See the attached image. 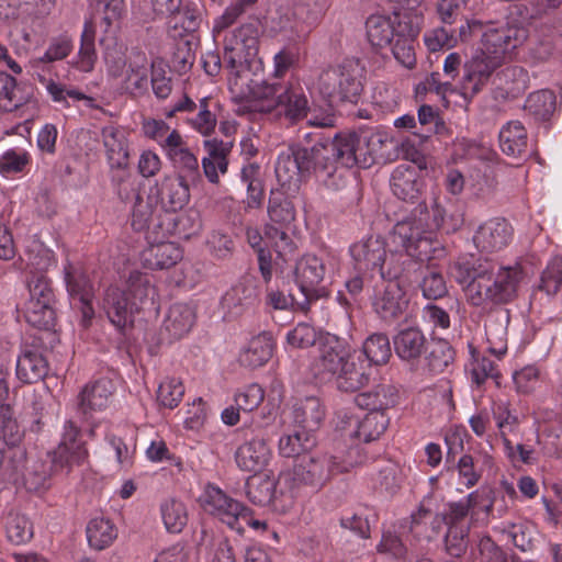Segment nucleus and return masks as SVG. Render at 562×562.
<instances>
[{
	"label": "nucleus",
	"instance_id": "09e8293b",
	"mask_svg": "<svg viewBox=\"0 0 562 562\" xmlns=\"http://www.w3.org/2000/svg\"><path fill=\"white\" fill-rule=\"evenodd\" d=\"M261 34L260 21L258 19H251L249 22L234 30L228 40L244 47L246 49V56H255L259 49Z\"/></svg>",
	"mask_w": 562,
	"mask_h": 562
},
{
	"label": "nucleus",
	"instance_id": "dca6fc26",
	"mask_svg": "<svg viewBox=\"0 0 562 562\" xmlns=\"http://www.w3.org/2000/svg\"><path fill=\"white\" fill-rule=\"evenodd\" d=\"M190 181L178 176H166L150 188L155 203H160L164 212H177L183 209L190 199Z\"/></svg>",
	"mask_w": 562,
	"mask_h": 562
},
{
	"label": "nucleus",
	"instance_id": "c85d7f7f",
	"mask_svg": "<svg viewBox=\"0 0 562 562\" xmlns=\"http://www.w3.org/2000/svg\"><path fill=\"white\" fill-rule=\"evenodd\" d=\"M499 147L507 157L521 161L529 156L527 131L519 121H510L498 135Z\"/></svg>",
	"mask_w": 562,
	"mask_h": 562
},
{
	"label": "nucleus",
	"instance_id": "393cba45",
	"mask_svg": "<svg viewBox=\"0 0 562 562\" xmlns=\"http://www.w3.org/2000/svg\"><path fill=\"white\" fill-rule=\"evenodd\" d=\"M419 33V27L409 15H403L397 23V34L390 45L395 59L407 68L415 66L416 57L414 42Z\"/></svg>",
	"mask_w": 562,
	"mask_h": 562
},
{
	"label": "nucleus",
	"instance_id": "a19ab883",
	"mask_svg": "<svg viewBox=\"0 0 562 562\" xmlns=\"http://www.w3.org/2000/svg\"><path fill=\"white\" fill-rule=\"evenodd\" d=\"M124 292L130 297L131 303H138L136 305L137 313L146 305L154 304L156 290L147 274L138 271L132 272L127 280V290Z\"/></svg>",
	"mask_w": 562,
	"mask_h": 562
},
{
	"label": "nucleus",
	"instance_id": "9b49d317",
	"mask_svg": "<svg viewBox=\"0 0 562 562\" xmlns=\"http://www.w3.org/2000/svg\"><path fill=\"white\" fill-rule=\"evenodd\" d=\"M229 89L234 95L240 100L247 101H267L259 110L271 112L278 105V94L285 89L278 82L268 83L257 81L251 78V72L240 74L237 78H228Z\"/></svg>",
	"mask_w": 562,
	"mask_h": 562
},
{
	"label": "nucleus",
	"instance_id": "774afa93",
	"mask_svg": "<svg viewBox=\"0 0 562 562\" xmlns=\"http://www.w3.org/2000/svg\"><path fill=\"white\" fill-rule=\"evenodd\" d=\"M422 278L420 288L425 297L437 300L447 294L448 289L441 273L430 270L426 265Z\"/></svg>",
	"mask_w": 562,
	"mask_h": 562
},
{
	"label": "nucleus",
	"instance_id": "6e6552de",
	"mask_svg": "<svg viewBox=\"0 0 562 562\" xmlns=\"http://www.w3.org/2000/svg\"><path fill=\"white\" fill-rule=\"evenodd\" d=\"M29 300L24 305L25 321L33 327L50 329L55 325V295L52 282L43 272H30L26 280Z\"/></svg>",
	"mask_w": 562,
	"mask_h": 562
},
{
	"label": "nucleus",
	"instance_id": "6ab92c4d",
	"mask_svg": "<svg viewBox=\"0 0 562 562\" xmlns=\"http://www.w3.org/2000/svg\"><path fill=\"white\" fill-rule=\"evenodd\" d=\"M350 255L358 271L378 269L381 276L389 258L385 243L380 237H369L366 240L353 244L350 247Z\"/></svg>",
	"mask_w": 562,
	"mask_h": 562
},
{
	"label": "nucleus",
	"instance_id": "e2e57ef3",
	"mask_svg": "<svg viewBox=\"0 0 562 562\" xmlns=\"http://www.w3.org/2000/svg\"><path fill=\"white\" fill-rule=\"evenodd\" d=\"M139 59L140 64H130L123 82L124 89L132 94H142L147 91L148 87L147 59L144 55H139Z\"/></svg>",
	"mask_w": 562,
	"mask_h": 562
},
{
	"label": "nucleus",
	"instance_id": "3c124183",
	"mask_svg": "<svg viewBox=\"0 0 562 562\" xmlns=\"http://www.w3.org/2000/svg\"><path fill=\"white\" fill-rule=\"evenodd\" d=\"M101 44L104 46L103 58L109 75L113 78L121 77L126 67V47L117 43L114 37L103 38Z\"/></svg>",
	"mask_w": 562,
	"mask_h": 562
},
{
	"label": "nucleus",
	"instance_id": "49530a36",
	"mask_svg": "<svg viewBox=\"0 0 562 562\" xmlns=\"http://www.w3.org/2000/svg\"><path fill=\"white\" fill-rule=\"evenodd\" d=\"M362 352L369 361L370 367L385 364L391 356V342L386 334L374 333L362 344Z\"/></svg>",
	"mask_w": 562,
	"mask_h": 562
},
{
	"label": "nucleus",
	"instance_id": "4be33fe9",
	"mask_svg": "<svg viewBox=\"0 0 562 562\" xmlns=\"http://www.w3.org/2000/svg\"><path fill=\"white\" fill-rule=\"evenodd\" d=\"M429 340L418 327H406L393 337L394 350L397 357L415 367L427 352Z\"/></svg>",
	"mask_w": 562,
	"mask_h": 562
},
{
	"label": "nucleus",
	"instance_id": "13d9d810",
	"mask_svg": "<svg viewBox=\"0 0 562 562\" xmlns=\"http://www.w3.org/2000/svg\"><path fill=\"white\" fill-rule=\"evenodd\" d=\"M95 31L91 22H86L81 34V43L78 53V60L76 66L85 72L93 69L97 60V53L94 46Z\"/></svg>",
	"mask_w": 562,
	"mask_h": 562
},
{
	"label": "nucleus",
	"instance_id": "e433bc0d",
	"mask_svg": "<svg viewBox=\"0 0 562 562\" xmlns=\"http://www.w3.org/2000/svg\"><path fill=\"white\" fill-rule=\"evenodd\" d=\"M195 319L194 311L184 303L170 306L162 325V333H167L169 340L182 338L192 328Z\"/></svg>",
	"mask_w": 562,
	"mask_h": 562
},
{
	"label": "nucleus",
	"instance_id": "603ef678",
	"mask_svg": "<svg viewBox=\"0 0 562 562\" xmlns=\"http://www.w3.org/2000/svg\"><path fill=\"white\" fill-rule=\"evenodd\" d=\"M91 8L104 24L105 32L119 26L125 13L124 0H91Z\"/></svg>",
	"mask_w": 562,
	"mask_h": 562
},
{
	"label": "nucleus",
	"instance_id": "37998d69",
	"mask_svg": "<svg viewBox=\"0 0 562 562\" xmlns=\"http://www.w3.org/2000/svg\"><path fill=\"white\" fill-rule=\"evenodd\" d=\"M276 485L268 475H254L246 481V495L252 504L267 506L276 499Z\"/></svg>",
	"mask_w": 562,
	"mask_h": 562
},
{
	"label": "nucleus",
	"instance_id": "ea45409f",
	"mask_svg": "<svg viewBox=\"0 0 562 562\" xmlns=\"http://www.w3.org/2000/svg\"><path fill=\"white\" fill-rule=\"evenodd\" d=\"M31 94L25 92L16 79L5 71H0V111L12 112L26 104Z\"/></svg>",
	"mask_w": 562,
	"mask_h": 562
},
{
	"label": "nucleus",
	"instance_id": "69168bd1",
	"mask_svg": "<svg viewBox=\"0 0 562 562\" xmlns=\"http://www.w3.org/2000/svg\"><path fill=\"white\" fill-rule=\"evenodd\" d=\"M23 437L10 405L0 404V439L7 445L20 443Z\"/></svg>",
	"mask_w": 562,
	"mask_h": 562
},
{
	"label": "nucleus",
	"instance_id": "7c9ffc66",
	"mask_svg": "<svg viewBox=\"0 0 562 562\" xmlns=\"http://www.w3.org/2000/svg\"><path fill=\"white\" fill-rule=\"evenodd\" d=\"M370 374V364L350 356L335 375L336 386L341 392H357L369 383Z\"/></svg>",
	"mask_w": 562,
	"mask_h": 562
},
{
	"label": "nucleus",
	"instance_id": "f03ea898",
	"mask_svg": "<svg viewBox=\"0 0 562 562\" xmlns=\"http://www.w3.org/2000/svg\"><path fill=\"white\" fill-rule=\"evenodd\" d=\"M452 278L462 285L469 304L475 307L505 305L518 295L525 278L520 263L501 266L487 258H465L451 267Z\"/></svg>",
	"mask_w": 562,
	"mask_h": 562
},
{
	"label": "nucleus",
	"instance_id": "680f3d73",
	"mask_svg": "<svg viewBox=\"0 0 562 562\" xmlns=\"http://www.w3.org/2000/svg\"><path fill=\"white\" fill-rule=\"evenodd\" d=\"M363 153V169L370 168L378 159H384L382 151L387 142V137L381 133H360Z\"/></svg>",
	"mask_w": 562,
	"mask_h": 562
},
{
	"label": "nucleus",
	"instance_id": "72a5a7b5",
	"mask_svg": "<svg viewBox=\"0 0 562 562\" xmlns=\"http://www.w3.org/2000/svg\"><path fill=\"white\" fill-rule=\"evenodd\" d=\"M314 434L303 430L295 425L284 429L278 443L279 453L284 458L302 457L316 446Z\"/></svg>",
	"mask_w": 562,
	"mask_h": 562
},
{
	"label": "nucleus",
	"instance_id": "0eeeda50",
	"mask_svg": "<svg viewBox=\"0 0 562 562\" xmlns=\"http://www.w3.org/2000/svg\"><path fill=\"white\" fill-rule=\"evenodd\" d=\"M325 276V266L319 258L312 255L303 256L293 270L294 282L299 293L290 291L291 304L307 313L313 304L328 296V291L321 285Z\"/></svg>",
	"mask_w": 562,
	"mask_h": 562
},
{
	"label": "nucleus",
	"instance_id": "58836bf2",
	"mask_svg": "<svg viewBox=\"0 0 562 562\" xmlns=\"http://www.w3.org/2000/svg\"><path fill=\"white\" fill-rule=\"evenodd\" d=\"M102 138L111 168L119 170L126 168L128 151L123 134L113 126H106L102 130Z\"/></svg>",
	"mask_w": 562,
	"mask_h": 562
},
{
	"label": "nucleus",
	"instance_id": "aec40b11",
	"mask_svg": "<svg viewBox=\"0 0 562 562\" xmlns=\"http://www.w3.org/2000/svg\"><path fill=\"white\" fill-rule=\"evenodd\" d=\"M49 364L42 349L34 345H24L16 359V378L25 384L43 381L47 375Z\"/></svg>",
	"mask_w": 562,
	"mask_h": 562
},
{
	"label": "nucleus",
	"instance_id": "cd10ccee",
	"mask_svg": "<svg viewBox=\"0 0 562 562\" xmlns=\"http://www.w3.org/2000/svg\"><path fill=\"white\" fill-rule=\"evenodd\" d=\"M278 182L281 188L270 191L268 215L271 222L283 227L290 225L295 220V206L290 198L289 191L297 190L301 182H297V184H282L279 180Z\"/></svg>",
	"mask_w": 562,
	"mask_h": 562
},
{
	"label": "nucleus",
	"instance_id": "de8ad7c7",
	"mask_svg": "<svg viewBox=\"0 0 562 562\" xmlns=\"http://www.w3.org/2000/svg\"><path fill=\"white\" fill-rule=\"evenodd\" d=\"M390 418L384 413L369 412L359 423L355 436L363 442L379 439L387 429Z\"/></svg>",
	"mask_w": 562,
	"mask_h": 562
},
{
	"label": "nucleus",
	"instance_id": "423d86ee",
	"mask_svg": "<svg viewBox=\"0 0 562 562\" xmlns=\"http://www.w3.org/2000/svg\"><path fill=\"white\" fill-rule=\"evenodd\" d=\"M318 90L330 105L356 104L363 90L358 66L345 63L325 69L318 78Z\"/></svg>",
	"mask_w": 562,
	"mask_h": 562
},
{
	"label": "nucleus",
	"instance_id": "5701e85b",
	"mask_svg": "<svg viewBox=\"0 0 562 562\" xmlns=\"http://www.w3.org/2000/svg\"><path fill=\"white\" fill-rule=\"evenodd\" d=\"M259 299V291L252 279H245L222 297V307L226 310L225 317L234 319L245 311L255 306Z\"/></svg>",
	"mask_w": 562,
	"mask_h": 562
},
{
	"label": "nucleus",
	"instance_id": "4468645a",
	"mask_svg": "<svg viewBox=\"0 0 562 562\" xmlns=\"http://www.w3.org/2000/svg\"><path fill=\"white\" fill-rule=\"evenodd\" d=\"M409 305L407 289L397 281H386L382 289L376 290L372 306L378 316L393 323L405 314Z\"/></svg>",
	"mask_w": 562,
	"mask_h": 562
},
{
	"label": "nucleus",
	"instance_id": "a211bd4d",
	"mask_svg": "<svg viewBox=\"0 0 562 562\" xmlns=\"http://www.w3.org/2000/svg\"><path fill=\"white\" fill-rule=\"evenodd\" d=\"M512 237V225L504 217H493L477 227L473 243L479 250L493 252L505 248Z\"/></svg>",
	"mask_w": 562,
	"mask_h": 562
},
{
	"label": "nucleus",
	"instance_id": "79ce46f5",
	"mask_svg": "<svg viewBox=\"0 0 562 562\" xmlns=\"http://www.w3.org/2000/svg\"><path fill=\"white\" fill-rule=\"evenodd\" d=\"M426 367L431 373H442L454 361V350L445 339L431 340L426 352Z\"/></svg>",
	"mask_w": 562,
	"mask_h": 562
},
{
	"label": "nucleus",
	"instance_id": "7ed1b4c3",
	"mask_svg": "<svg viewBox=\"0 0 562 562\" xmlns=\"http://www.w3.org/2000/svg\"><path fill=\"white\" fill-rule=\"evenodd\" d=\"M445 209L435 202L429 210L426 202L416 204L394 227V237L416 260L425 265L445 256V248L435 237V231L457 229L458 223L448 225Z\"/></svg>",
	"mask_w": 562,
	"mask_h": 562
},
{
	"label": "nucleus",
	"instance_id": "ddd939ff",
	"mask_svg": "<svg viewBox=\"0 0 562 562\" xmlns=\"http://www.w3.org/2000/svg\"><path fill=\"white\" fill-rule=\"evenodd\" d=\"M528 37V30L517 24L491 25L482 34L480 49L504 60L505 55L521 45Z\"/></svg>",
	"mask_w": 562,
	"mask_h": 562
},
{
	"label": "nucleus",
	"instance_id": "2eb2a0df",
	"mask_svg": "<svg viewBox=\"0 0 562 562\" xmlns=\"http://www.w3.org/2000/svg\"><path fill=\"white\" fill-rule=\"evenodd\" d=\"M349 357L344 341L335 335H327L321 340L318 356L312 364L313 372L319 379L335 376Z\"/></svg>",
	"mask_w": 562,
	"mask_h": 562
},
{
	"label": "nucleus",
	"instance_id": "0e129e2a",
	"mask_svg": "<svg viewBox=\"0 0 562 562\" xmlns=\"http://www.w3.org/2000/svg\"><path fill=\"white\" fill-rule=\"evenodd\" d=\"M328 8L327 0H295L293 14L308 25L316 24Z\"/></svg>",
	"mask_w": 562,
	"mask_h": 562
},
{
	"label": "nucleus",
	"instance_id": "bb28decb",
	"mask_svg": "<svg viewBox=\"0 0 562 562\" xmlns=\"http://www.w3.org/2000/svg\"><path fill=\"white\" fill-rule=\"evenodd\" d=\"M353 402L361 409L385 414L387 409L397 405L398 391L392 384L380 383L357 394Z\"/></svg>",
	"mask_w": 562,
	"mask_h": 562
},
{
	"label": "nucleus",
	"instance_id": "412c9836",
	"mask_svg": "<svg viewBox=\"0 0 562 562\" xmlns=\"http://www.w3.org/2000/svg\"><path fill=\"white\" fill-rule=\"evenodd\" d=\"M162 213L164 211L155 203V199L150 193L147 200L137 195L132 210L131 225L136 232L151 229L154 233L161 232L165 235L170 229L165 227Z\"/></svg>",
	"mask_w": 562,
	"mask_h": 562
},
{
	"label": "nucleus",
	"instance_id": "4d7b16f0",
	"mask_svg": "<svg viewBox=\"0 0 562 562\" xmlns=\"http://www.w3.org/2000/svg\"><path fill=\"white\" fill-rule=\"evenodd\" d=\"M65 281L72 297H78L79 301L92 299V285L81 269L68 263L65 267Z\"/></svg>",
	"mask_w": 562,
	"mask_h": 562
},
{
	"label": "nucleus",
	"instance_id": "a878e982",
	"mask_svg": "<svg viewBox=\"0 0 562 562\" xmlns=\"http://www.w3.org/2000/svg\"><path fill=\"white\" fill-rule=\"evenodd\" d=\"M325 416V405L316 396H306L299 400L291 412L293 425L314 435L322 426Z\"/></svg>",
	"mask_w": 562,
	"mask_h": 562
},
{
	"label": "nucleus",
	"instance_id": "a18cd8bd",
	"mask_svg": "<svg viewBox=\"0 0 562 562\" xmlns=\"http://www.w3.org/2000/svg\"><path fill=\"white\" fill-rule=\"evenodd\" d=\"M89 546L95 550H103L116 538V528L103 517L91 519L86 528Z\"/></svg>",
	"mask_w": 562,
	"mask_h": 562
},
{
	"label": "nucleus",
	"instance_id": "f3484780",
	"mask_svg": "<svg viewBox=\"0 0 562 562\" xmlns=\"http://www.w3.org/2000/svg\"><path fill=\"white\" fill-rule=\"evenodd\" d=\"M425 267L426 265L416 260L404 249L389 255L381 277L387 281H397L407 289L411 284L419 282Z\"/></svg>",
	"mask_w": 562,
	"mask_h": 562
},
{
	"label": "nucleus",
	"instance_id": "9d476101",
	"mask_svg": "<svg viewBox=\"0 0 562 562\" xmlns=\"http://www.w3.org/2000/svg\"><path fill=\"white\" fill-rule=\"evenodd\" d=\"M497 54L492 55L482 49H477L473 56L465 61L463 66V77L461 81L462 94L467 99H472L485 86L493 72L503 65Z\"/></svg>",
	"mask_w": 562,
	"mask_h": 562
},
{
	"label": "nucleus",
	"instance_id": "f704fd0d",
	"mask_svg": "<svg viewBox=\"0 0 562 562\" xmlns=\"http://www.w3.org/2000/svg\"><path fill=\"white\" fill-rule=\"evenodd\" d=\"M269 448L263 438H252L238 447L235 453L237 465L248 472H259L268 463Z\"/></svg>",
	"mask_w": 562,
	"mask_h": 562
},
{
	"label": "nucleus",
	"instance_id": "39448f33",
	"mask_svg": "<svg viewBox=\"0 0 562 562\" xmlns=\"http://www.w3.org/2000/svg\"><path fill=\"white\" fill-rule=\"evenodd\" d=\"M79 428L72 420H67L63 440L58 447L47 454L48 460H37L26 469L24 485L30 492L49 488L52 476L66 467L79 465L88 457L85 443L78 439Z\"/></svg>",
	"mask_w": 562,
	"mask_h": 562
},
{
	"label": "nucleus",
	"instance_id": "1a4fd4ad",
	"mask_svg": "<svg viewBox=\"0 0 562 562\" xmlns=\"http://www.w3.org/2000/svg\"><path fill=\"white\" fill-rule=\"evenodd\" d=\"M202 506L205 512L238 532L244 531V522H250V510L216 486L207 485Z\"/></svg>",
	"mask_w": 562,
	"mask_h": 562
},
{
	"label": "nucleus",
	"instance_id": "bf43d9fd",
	"mask_svg": "<svg viewBox=\"0 0 562 562\" xmlns=\"http://www.w3.org/2000/svg\"><path fill=\"white\" fill-rule=\"evenodd\" d=\"M251 56H246V49L228 38L225 40L223 61L229 70V78H237L240 74L250 72L246 63Z\"/></svg>",
	"mask_w": 562,
	"mask_h": 562
},
{
	"label": "nucleus",
	"instance_id": "f8f14e48",
	"mask_svg": "<svg viewBox=\"0 0 562 562\" xmlns=\"http://www.w3.org/2000/svg\"><path fill=\"white\" fill-rule=\"evenodd\" d=\"M137 304L131 303L124 291L109 286L103 294L101 307L119 333L126 336L134 328Z\"/></svg>",
	"mask_w": 562,
	"mask_h": 562
},
{
	"label": "nucleus",
	"instance_id": "8fccbe9b",
	"mask_svg": "<svg viewBox=\"0 0 562 562\" xmlns=\"http://www.w3.org/2000/svg\"><path fill=\"white\" fill-rule=\"evenodd\" d=\"M481 497L482 495L479 493V491H475L470 493L464 499L460 502L449 503L447 510L443 513L447 527L470 526V524H465L464 520L468 517L470 510H474V508L480 504Z\"/></svg>",
	"mask_w": 562,
	"mask_h": 562
},
{
	"label": "nucleus",
	"instance_id": "473e14b6",
	"mask_svg": "<svg viewBox=\"0 0 562 562\" xmlns=\"http://www.w3.org/2000/svg\"><path fill=\"white\" fill-rule=\"evenodd\" d=\"M403 19L401 14L386 16L382 14H372L367 19V37L372 47L384 48L393 43L397 34V23Z\"/></svg>",
	"mask_w": 562,
	"mask_h": 562
},
{
	"label": "nucleus",
	"instance_id": "c03bdc74",
	"mask_svg": "<svg viewBox=\"0 0 562 562\" xmlns=\"http://www.w3.org/2000/svg\"><path fill=\"white\" fill-rule=\"evenodd\" d=\"M272 355V344L266 335L254 337L247 348L240 353L239 361L248 368L263 366Z\"/></svg>",
	"mask_w": 562,
	"mask_h": 562
},
{
	"label": "nucleus",
	"instance_id": "864d4df0",
	"mask_svg": "<svg viewBox=\"0 0 562 562\" xmlns=\"http://www.w3.org/2000/svg\"><path fill=\"white\" fill-rule=\"evenodd\" d=\"M557 98L553 91L543 89L532 92L525 102V110L537 120H548L555 110Z\"/></svg>",
	"mask_w": 562,
	"mask_h": 562
},
{
	"label": "nucleus",
	"instance_id": "f257e3e1",
	"mask_svg": "<svg viewBox=\"0 0 562 562\" xmlns=\"http://www.w3.org/2000/svg\"><path fill=\"white\" fill-rule=\"evenodd\" d=\"M314 142L312 147L299 144L283 150L276 164V176L282 184L302 182L316 172L324 184L331 190L344 189L347 184L338 166L342 168H363V153L360 133H334L333 135L312 132L304 136Z\"/></svg>",
	"mask_w": 562,
	"mask_h": 562
},
{
	"label": "nucleus",
	"instance_id": "c9c22d12",
	"mask_svg": "<svg viewBox=\"0 0 562 562\" xmlns=\"http://www.w3.org/2000/svg\"><path fill=\"white\" fill-rule=\"evenodd\" d=\"M182 259V249L175 243L150 245L142 252L144 267L151 270L169 269Z\"/></svg>",
	"mask_w": 562,
	"mask_h": 562
},
{
	"label": "nucleus",
	"instance_id": "20e7f679",
	"mask_svg": "<svg viewBox=\"0 0 562 562\" xmlns=\"http://www.w3.org/2000/svg\"><path fill=\"white\" fill-rule=\"evenodd\" d=\"M364 460L359 447L335 452L310 451L295 459L292 470L283 473L282 479L291 488L307 486L319 490L335 475L349 472Z\"/></svg>",
	"mask_w": 562,
	"mask_h": 562
},
{
	"label": "nucleus",
	"instance_id": "5fc2aeb1",
	"mask_svg": "<svg viewBox=\"0 0 562 562\" xmlns=\"http://www.w3.org/2000/svg\"><path fill=\"white\" fill-rule=\"evenodd\" d=\"M161 517L167 531L179 533L188 522L186 505L175 498L165 501L160 506Z\"/></svg>",
	"mask_w": 562,
	"mask_h": 562
},
{
	"label": "nucleus",
	"instance_id": "b1692460",
	"mask_svg": "<svg viewBox=\"0 0 562 562\" xmlns=\"http://www.w3.org/2000/svg\"><path fill=\"white\" fill-rule=\"evenodd\" d=\"M114 391L115 385L108 378L87 384L78 395V412L87 417L93 412L103 411L109 406Z\"/></svg>",
	"mask_w": 562,
	"mask_h": 562
},
{
	"label": "nucleus",
	"instance_id": "c756f323",
	"mask_svg": "<svg viewBox=\"0 0 562 562\" xmlns=\"http://www.w3.org/2000/svg\"><path fill=\"white\" fill-rule=\"evenodd\" d=\"M423 181L419 179L414 167L401 165L396 167L391 178V189L393 194L405 202L418 204L422 194ZM422 201H419L420 203Z\"/></svg>",
	"mask_w": 562,
	"mask_h": 562
},
{
	"label": "nucleus",
	"instance_id": "2f4dec72",
	"mask_svg": "<svg viewBox=\"0 0 562 562\" xmlns=\"http://www.w3.org/2000/svg\"><path fill=\"white\" fill-rule=\"evenodd\" d=\"M202 21V10L196 5L186 4L169 16L168 34L173 40H186L188 36L194 40L193 34L200 29Z\"/></svg>",
	"mask_w": 562,
	"mask_h": 562
},
{
	"label": "nucleus",
	"instance_id": "6e6d98bb",
	"mask_svg": "<svg viewBox=\"0 0 562 562\" xmlns=\"http://www.w3.org/2000/svg\"><path fill=\"white\" fill-rule=\"evenodd\" d=\"M168 156L173 162V166L178 169V177L190 182H195L200 179L198 158L189 148L169 149Z\"/></svg>",
	"mask_w": 562,
	"mask_h": 562
},
{
	"label": "nucleus",
	"instance_id": "4c0bfd02",
	"mask_svg": "<svg viewBox=\"0 0 562 562\" xmlns=\"http://www.w3.org/2000/svg\"><path fill=\"white\" fill-rule=\"evenodd\" d=\"M277 108H281V112L291 122L302 120L307 115L310 110L308 100L302 89L293 86H286L285 89L278 94Z\"/></svg>",
	"mask_w": 562,
	"mask_h": 562
},
{
	"label": "nucleus",
	"instance_id": "052dcab7",
	"mask_svg": "<svg viewBox=\"0 0 562 562\" xmlns=\"http://www.w3.org/2000/svg\"><path fill=\"white\" fill-rule=\"evenodd\" d=\"M195 45L196 43L192 38H182L176 44L170 59V67L175 72L184 75L190 71L195 60L193 48Z\"/></svg>",
	"mask_w": 562,
	"mask_h": 562
},
{
	"label": "nucleus",
	"instance_id": "338daca9",
	"mask_svg": "<svg viewBox=\"0 0 562 562\" xmlns=\"http://www.w3.org/2000/svg\"><path fill=\"white\" fill-rule=\"evenodd\" d=\"M7 537L14 544H23L33 538V525L24 515L11 516L7 525Z\"/></svg>",
	"mask_w": 562,
	"mask_h": 562
}]
</instances>
